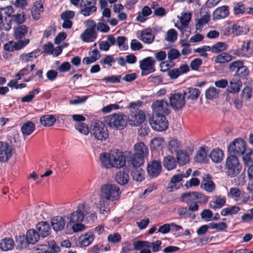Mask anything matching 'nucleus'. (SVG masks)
<instances>
[{"instance_id": "obj_24", "label": "nucleus", "mask_w": 253, "mask_h": 253, "mask_svg": "<svg viewBox=\"0 0 253 253\" xmlns=\"http://www.w3.org/2000/svg\"><path fill=\"white\" fill-rule=\"evenodd\" d=\"M43 11V3L41 0L35 2L32 10V16L35 20H39L41 13Z\"/></svg>"}, {"instance_id": "obj_35", "label": "nucleus", "mask_w": 253, "mask_h": 253, "mask_svg": "<svg viewBox=\"0 0 253 253\" xmlns=\"http://www.w3.org/2000/svg\"><path fill=\"white\" fill-rule=\"evenodd\" d=\"M39 51H34L30 53L22 54L19 56V60L23 63H27L32 61L39 55Z\"/></svg>"}, {"instance_id": "obj_32", "label": "nucleus", "mask_w": 253, "mask_h": 253, "mask_svg": "<svg viewBox=\"0 0 253 253\" xmlns=\"http://www.w3.org/2000/svg\"><path fill=\"white\" fill-rule=\"evenodd\" d=\"M163 163L167 170H171L176 168L177 162L173 156L169 155L164 157Z\"/></svg>"}, {"instance_id": "obj_37", "label": "nucleus", "mask_w": 253, "mask_h": 253, "mask_svg": "<svg viewBox=\"0 0 253 253\" xmlns=\"http://www.w3.org/2000/svg\"><path fill=\"white\" fill-rule=\"evenodd\" d=\"M128 174L124 171H120L117 173L115 176L116 181L119 184L124 185L127 184L129 181Z\"/></svg>"}, {"instance_id": "obj_22", "label": "nucleus", "mask_w": 253, "mask_h": 253, "mask_svg": "<svg viewBox=\"0 0 253 253\" xmlns=\"http://www.w3.org/2000/svg\"><path fill=\"white\" fill-rule=\"evenodd\" d=\"M181 147L182 144L181 142L176 138H171L168 141L167 149L172 154L176 153L179 151Z\"/></svg>"}, {"instance_id": "obj_36", "label": "nucleus", "mask_w": 253, "mask_h": 253, "mask_svg": "<svg viewBox=\"0 0 253 253\" xmlns=\"http://www.w3.org/2000/svg\"><path fill=\"white\" fill-rule=\"evenodd\" d=\"M141 39L145 43H150L154 39V36L152 34V30L147 28L142 31L141 33Z\"/></svg>"}, {"instance_id": "obj_3", "label": "nucleus", "mask_w": 253, "mask_h": 253, "mask_svg": "<svg viewBox=\"0 0 253 253\" xmlns=\"http://www.w3.org/2000/svg\"><path fill=\"white\" fill-rule=\"evenodd\" d=\"M105 121L109 128L114 130H123L127 126L126 116L123 113L110 115L105 118Z\"/></svg>"}, {"instance_id": "obj_45", "label": "nucleus", "mask_w": 253, "mask_h": 253, "mask_svg": "<svg viewBox=\"0 0 253 253\" xmlns=\"http://www.w3.org/2000/svg\"><path fill=\"white\" fill-rule=\"evenodd\" d=\"M233 56L227 52H222L217 55L215 58L216 63L223 64L231 61Z\"/></svg>"}, {"instance_id": "obj_25", "label": "nucleus", "mask_w": 253, "mask_h": 253, "mask_svg": "<svg viewBox=\"0 0 253 253\" xmlns=\"http://www.w3.org/2000/svg\"><path fill=\"white\" fill-rule=\"evenodd\" d=\"M80 37L84 42H91L96 38L97 34L94 30L86 29L81 35Z\"/></svg>"}, {"instance_id": "obj_52", "label": "nucleus", "mask_w": 253, "mask_h": 253, "mask_svg": "<svg viewBox=\"0 0 253 253\" xmlns=\"http://www.w3.org/2000/svg\"><path fill=\"white\" fill-rule=\"evenodd\" d=\"M219 91L214 87H210L208 88L205 92L206 98L209 99H213L218 96Z\"/></svg>"}, {"instance_id": "obj_21", "label": "nucleus", "mask_w": 253, "mask_h": 253, "mask_svg": "<svg viewBox=\"0 0 253 253\" xmlns=\"http://www.w3.org/2000/svg\"><path fill=\"white\" fill-rule=\"evenodd\" d=\"M39 236L44 238L50 234V228L49 224L45 221L39 222L36 226Z\"/></svg>"}, {"instance_id": "obj_2", "label": "nucleus", "mask_w": 253, "mask_h": 253, "mask_svg": "<svg viewBox=\"0 0 253 253\" xmlns=\"http://www.w3.org/2000/svg\"><path fill=\"white\" fill-rule=\"evenodd\" d=\"M119 187L115 184H105L100 188L99 197L114 202L118 200L121 196Z\"/></svg>"}, {"instance_id": "obj_51", "label": "nucleus", "mask_w": 253, "mask_h": 253, "mask_svg": "<svg viewBox=\"0 0 253 253\" xmlns=\"http://www.w3.org/2000/svg\"><path fill=\"white\" fill-rule=\"evenodd\" d=\"M195 160L198 163H204L207 161V153L204 147H201L197 152L195 156Z\"/></svg>"}, {"instance_id": "obj_11", "label": "nucleus", "mask_w": 253, "mask_h": 253, "mask_svg": "<svg viewBox=\"0 0 253 253\" xmlns=\"http://www.w3.org/2000/svg\"><path fill=\"white\" fill-rule=\"evenodd\" d=\"M145 119V115L142 110H137L135 112L130 111L127 116V121L131 126H137L140 125Z\"/></svg>"}, {"instance_id": "obj_43", "label": "nucleus", "mask_w": 253, "mask_h": 253, "mask_svg": "<svg viewBox=\"0 0 253 253\" xmlns=\"http://www.w3.org/2000/svg\"><path fill=\"white\" fill-rule=\"evenodd\" d=\"M56 122L54 117L51 115H45L42 116L40 119V122L44 126H51Z\"/></svg>"}, {"instance_id": "obj_44", "label": "nucleus", "mask_w": 253, "mask_h": 253, "mask_svg": "<svg viewBox=\"0 0 253 253\" xmlns=\"http://www.w3.org/2000/svg\"><path fill=\"white\" fill-rule=\"evenodd\" d=\"M151 13L152 10L151 8L147 6H145L142 8L141 12L138 13L136 17V20L140 22H144L146 20V17L150 15Z\"/></svg>"}, {"instance_id": "obj_55", "label": "nucleus", "mask_w": 253, "mask_h": 253, "mask_svg": "<svg viewBox=\"0 0 253 253\" xmlns=\"http://www.w3.org/2000/svg\"><path fill=\"white\" fill-rule=\"evenodd\" d=\"M227 48V44L223 42H218L211 47V50L213 53L221 52L226 50Z\"/></svg>"}, {"instance_id": "obj_15", "label": "nucleus", "mask_w": 253, "mask_h": 253, "mask_svg": "<svg viewBox=\"0 0 253 253\" xmlns=\"http://www.w3.org/2000/svg\"><path fill=\"white\" fill-rule=\"evenodd\" d=\"M95 1L82 0L81 4V13L84 16H87L94 12L96 10L95 6Z\"/></svg>"}, {"instance_id": "obj_1", "label": "nucleus", "mask_w": 253, "mask_h": 253, "mask_svg": "<svg viewBox=\"0 0 253 253\" xmlns=\"http://www.w3.org/2000/svg\"><path fill=\"white\" fill-rule=\"evenodd\" d=\"M102 165L106 169H121L126 165V157L117 149L111 150L109 153H102L100 156Z\"/></svg>"}, {"instance_id": "obj_30", "label": "nucleus", "mask_w": 253, "mask_h": 253, "mask_svg": "<svg viewBox=\"0 0 253 253\" xmlns=\"http://www.w3.org/2000/svg\"><path fill=\"white\" fill-rule=\"evenodd\" d=\"M201 93L200 91L196 88L189 87L186 88L183 92L184 96L187 99L192 100H197Z\"/></svg>"}, {"instance_id": "obj_53", "label": "nucleus", "mask_w": 253, "mask_h": 253, "mask_svg": "<svg viewBox=\"0 0 253 253\" xmlns=\"http://www.w3.org/2000/svg\"><path fill=\"white\" fill-rule=\"evenodd\" d=\"M227 196L229 198H233L236 200H239V198L242 196V191L237 187H232L230 189Z\"/></svg>"}, {"instance_id": "obj_23", "label": "nucleus", "mask_w": 253, "mask_h": 253, "mask_svg": "<svg viewBox=\"0 0 253 253\" xmlns=\"http://www.w3.org/2000/svg\"><path fill=\"white\" fill-rule=\"evenodd\" d=\"M51 224L53 230L58 231L62 230L64 228L65 221L62 216H57L51 219Z\"/></svg>"}, {"instance_id": "obj_61", "label": "nucleus", "mask_w": 253, "mask_h": 253, "mask_svg": "<svg viewBox=\"0 0 253 253\" xmlns=\"http://www.w3.org/2000/svg\"><path fill=\"white\" fill-rule=\"evenodd\" d=\"M126 38L124 36H120L116 39V44L118 45L119 49L121 50L127 49L128 46L126 44Z\"/></svg>"}, {"instance_id": "obj_31", "label": "nucleus", "mask_w": 253, "mask_h": 253, "mask_svg": "<svg viewBox=\"0 0 253 253\" xmlns=\"http://www.w3.org/2000/svg\"><path fill=\"white\" fill-rule=\"evenodd\" d=\"M133 179L137 182H141L145 178V171L141 168H133L131 170Z\"/></svg>"}, {"instance_id": "obj_56", "label": "nucleus", "mask_w": 253, "mask_h": 253, "mask_svg": "<svg viewBox=\"0 0 253 253\" xmlns=\"http://www.w3.org/2000/svg\"><path fill=\"white\" fill-rule=\"evenodd\" d=\"M177 213L181 217H188L192 219L195 218V215L189 211L188 209L181 207L178 210Z\"/></svg>"}, {"instance_id": "obj_7", "label": "nucleus", "mask_w": 253, "mask_h": 253, "mask_svg": "<svg viewBox=\"0 0 253 253\" xmlns=\"http://www.w3.org/2000/svg\"><path fill=\"white\" fill-rule=\"evenodd\" d=\"M149 124L154 130L158 131H164L168 126V121L164 115L153 114L149 120Z\"/></svg>"}, {"instance_id": "obj_17", "label": "nucleus", "mask_w": 253, "mask_h": 253, "mask_svg": "<svg viewBox=\"0 0 253 253\" xmlns=\"http://www.w3.org/2000/svg\"><path fill=\"white\" fill-rule=\"evenodd\" d=\"M29 42V40L28 39L19 41L17 42L10 41L4 44V49L8 51L19 50L28 44Z\"/></svg>"}, {"instance_id": "obj_13", "label": "nucleus", "mask_w": 253, "mask_h": 253, "mask_svg": "<svg viewBox=\"0 0 253 253\" xmlns=\"http://www.w3.org/2000/svg\"><path fill=\"white\" fill-rule=\"evenodd\" d=\"M12 149L7 143L0 141V162L6 163L11 157Z\"/></svg>"}, {"instance_id": "obj_41", "label": "nucleus", "mask_w": 253, "mask_h": 253, "mask_svg": "<svg viewBox=\"0 0 253 253\" xmlns=\"http://www.w3.org/2000/svg\"><path fill=\"white\" fill-rule=\"evenodd\" d=\"M130 162L133 168H140L144 163V158L134 153L130 158Z\"/></svg>"}, {"instance_id": "obj_6", "label": "nucleus", "mask_w": 253, "mask_h": 253, "mask_svg": "<svg viewBox=\"0 0 253 253\" xmlns=\"http://www.w3.org/2000/svg\"><path fill=\"white\" fill-rule=\"evenodd\" d=\"M225 169H227V175L230 177H234L239 173L241 169V166L237 157L231 155L227 157Z\"/></svg>"}, {"instance_id": "obj_8", "label": "nucleus", "mask_w": 253, "mask_h": 253, "mask_svg": "<svg viewBox=\"0 0 253 253\" xmlns=\"http://www.w3.org/2000/svg\"><path fill=\"white\" fill-rule=\"evenodd\" d=\"M153 113L155 115H165L170 112L169 106L168 102L164 100H157L152 104Z\"/></svg>"}, {"instance_id": "obj_49", "label": "nucleus", "mask_w": 253, "mask_h": 253, "mask_svg": "<svg viewBox=\"0 0 253 253\" xmlns=\"http://www.w3.org/2000/svg\"><path fill=\"white\" fill-rule=\"evenodd\" d=\"M164 139L162 137H155L151 141V148L153 150H162L164 146Z\"/></svg>"}, {"instance_id": "obj_34", "label": "nucleus", "mask_w": 253, "mask_h": 253, "mask_svg": "<svg viewBox=\"0 0 253 253\" xmlns=\"http://www.w3.org/2000/svg\"><path fill=\"white\" fill-rule=\"evenodd\" d=\"M176 158L179 165H184L189 161V156L185 150H179L176 153Z\"/></svg>"}, {"instance_id": "obj_19", "label": "nucleus", "mask_w": 253, "mask_h": 253, "mask_svg": "<svg viewBox=\"0 0 253 253\" xmlns=\"http://www.w3.org/2000/svg\"><path fill=\"white\" fill-rule=\"evenodd\" d=\"M226 198L224 196L218 195L213 197L210 204V207L213 209L221 208L225 204Z\"/></svg>"}, {"instance_id": "obj_60", "label": "nucleus", "mask_w": 253, "mask_h": 253, "mask_svg": "<svg viewBox=\"0 0 253 253\" xmlns=\"http://www.w3.org/2000/svg\"><path fill=\"white\" fill-rule=\"evenodd\" d=\"M40 91V88H36L32 91H30L28 94L21 98V101L23 102H30L34 98L35 95L39 93Z\"/></svg>"}, {"instance_id": "obj_12", "label": "nucleus", "mask_w": 253, "mask_h": 253, "mask_svg": "<svg viewBox=\"0 0 253 253\" xmlns=\"http://www.w3.org/2000/svg\"><path fill=\"white\" fill-rule=\"evenodd\" d=\"M169 101L170 106L174 110H180L185 104L184 94L180 93L170 94Z\"/></svg>"}, {"instance_id": "obj_5", "label": "nucleus", "mask_w": 253, "mask_h": 253, "mask_svg": "<svg viewBox=\"0 0 253 253\" xmlns=\"http://www.w3.org/2000/svg\"><path fill=\"white\" fill-rule=\"evenodd\" d=\"M91 133L94 139L99 141H105L109 136L108 129L104 124L97 122L91 125Z\"/></svg>"}, {"instance_id": "obj_59", "label": "nucleus", "mask_w": 253, "mask_h": 253, "mask_svg": "<svg viewBox=\"0 0 253 253\" xmlns=\"http://www.w3.org/2000/svg\"><path fill=\"white\" fill-rule=\"evenodd\" d=\"M243 61L241 60H237L231 63L229 65V69L231 72H235L236 75L239 71L240 68L242 66Z\"/></svg>"}, {"instance_id": "obj_16", "label": "nucleus", "mask_w": 253, "mask_h": 253, "mask_svg": "<svg viewBox=\"0 0 253 253\" xmlns=\"http://www.w3.org/2000/svg\"><path fill=\"white\" fill-rule=\"evenodd\" d=\"M211 179V176L209 174H204L202 176L201 187L209 193L213 192L215 189V185Z\"/></svg>"}, {"instance_id": "obj_14", "label": "nucleus", "mask_w": 253, "mask_h": 253, "mask_svg": "<svg viewBox=\"0 0 253 253\" xmlns=\"http://www.w3.org/2000/svg\"><path fill=\"white\" fill-rule=\"evenodd\" d=\"M147 171L149 176L152 177H157L162 171L161 162L157 160H153L149 162L147 164Z\"/></svg>"}, {"instance_id": "obj_50", "label": "nucleus", "mask_w": 253, "mask_h": 253, "mask_svg": "<svg viewBox=\"0 0 253 253\" xmlns=\"http://www.w3.org/2000/svg\"><path fill=\"white\" fill-rule=\"evenodd\" d=\"M240 210V208L237 206H230L222 210L221 214L222 216H227L237 213Z\"/></svg>"}, {"instance_id": "obj_40", "label": "nucleus", "mask_w": 253, "mask_h": 253, "mask_svg": "<svg viewBox=\"0 0 253 253\" xmlns=\"http://www.w3.org/2000/svg\"><path fill=\"white\" fill-rule=\"evenodd\" d=\"M39 237V234L34 229H30L27 232L26 240L29 244L36 243Z\"/></svg>"}, {"instance_id": "obj_62", "label": "nucleus", "mask_w": 253, "mask_h": 253, "mask_svg": "<svg viewBox=\"0 0 253 253\" xmlns=\"http://www.w3.org/2000/svg\"><path fill=\"white\" fill-rule=\"evenodd\" d=\"M210 16L208 15H205L197 21L196 28L197 30L201 29L202 27L206 24L209 21Z\"/></svg>"}, {"instance_id": "obj_54", "label": "nucleus", "mask_w": 253, "mask_h": 253, "mask_svg": "<svg viewBox=\"0 0 253 253\" xmlns=\"http://www.w3.org/2000/svg\"><path fill=\"white\" fill-rule=\"evenodd\" d=\"M243 156L244 162L246 165L250 166L253 164V150H248L245 152Z\"/></svg>"}, {"instance_id": "obj_38", "label": "nucleus", "mask_w": 253, "mask_h": 253, "mask_svg": "<svg viewBox=\"0 0 253 253\" xmlns=\"http://www.w3.org/2000/svg\"><path fill=\"white\" fill-rule=\"evenodd\" d=\"M182 178L183 177L181 174H175L171 178L169 186L170 191H172L179 188V183L182 180Z\"/></svg>"}, {"instance_id": "obj_26", "label": "nucleus", "mask_w": 253, "mask_h": 253, "mask_svg": "<svg viewBox=\"0 0 253 253\" xmlns=\"http://www.w3.org/2000/svg\"><path fill=\"white\" fill-rule=\"evenodd\" d=\"M134 153L138 156L146 157L148 154V149L146 145L143 142H138L133 146Z\"/></svg>"}, {"instance_id": "obj_28", "label": "nucleus", "mask_w": 253, "mask_h": 253, "mask_svg": "<svg viewBox=\"0 0 253 253\" xmlns=\"http://www.w3.org/2000/svg\"><path fill=\"white\" fill-rule=\"evenodd\" d=\"M94 239V237L93 233L88 232L79 237V244L81 247H87L93 242Z\"/></svg>"}, {"instance_id": "obj_58", "label": "nucleus", "mask_w": 253, "mask_h": 253, "mask_svg": "<svg viewBox=\"0 0 253 253\" xmlns=\"http://www.w3.org/2000/svg\"><path fill=\"white\" fill-rule=\"evenodd\" d=\"M242 51H246L249 53L253 52V41H247L243 42V44L241 47Z\"/></svg>"}, {"instance_id": "obj_47", "label": "nucleus", "mask_w": 253, "mask_h": 253, "mask_svg": "<svg viewBox=\"0 0 253 253\" xmlns=\"http://www.w3.org/2000/svg\"><path fill=\"white\" fill-rule=\"evenodd\" d=\"M28 29L25 25H20L15 28L14 37L16 39H21L27 33Z\"/></svg>"}, {"instance_id": "obj_57", "label": "nucleus", "mask_w": 253, "mask_h": 253, "mask_svg": "<svg viewBox=\"0 0 253 253\" xmlns=\"http://www.w3.org/2000/svg\"><path fill=\"white\" fill-rule=\"evenodd\" d=\"M209 229H215L218 231H222L227 228V225L224 222H211L208 224Z\"/></svg>"}, {"instance_id": "obj_39", "label": "nucleus", "mask_w": 253, "mask_h": 253, "mask_svg": "<svg viewBox=\"0 0 253 253\" xmlns=\"http://www.w3.org/2000/svg\"><path fill=\"white\" fill-rule=\"evenodd\" d=\"M210 157L213 162L218 163L223 160V153L221 150L215 148L211 151Z\"/></svg>"}, {"instance_id": "obj_4", "label": "nucleus", "mask_w": 253, "mask_h": 253, "mask_svg": "<svg viewBox=\"0 0 253 253\" xmlns=\"http://www.w3.org/2000/svg\"><path fill=\"white\" fill-rule=\"evenodd\" d=\"M90 207L86 203L80 204L77 207V210L67 216V218L69 221V223L67 227L71 223L82 222L84 216L90 213Z\"/></svg>"}, {"instance_id": "obj_64", "label": "nucleus", "mask_w": 253, "mask_h": 253, "mask_svg": "<svg viewBox=\"0 0 253 253\" xmlns=\"http://www.w3.org/2000/svg\"><path fill=\"white\" fill-rule=\"evenodd\" d=\"M167 55L169 60L170 61L177 59L180 56V54L177 49L171 48L168 51Z\"/></svg>"}, {"instance_id": "obj_29", "label": "nucleus", "mask_w": 253, "mask_h": 253, "mask_svg": "<svg viewBox=\"0 0 253 253\" xmlns=\"http://www.w3.org/2000/svg\"><path fill=\"white\" fill-rule=\"evenodd\" d=\"M229 15L227 6H222L217 8L213 13L214 19H220L226 17Z\"/></svg>"}, {"instance_id": "obj_33", "label": "nucleus", "mask_w": 253, "mask_h": 253, "mask_svg": "<svg viewBox=\"0 0 253 253\" xmlns=\"http://www.w3.org/2000/svg\"><path fill=\"white\" fill-rule=\"evenodd\" d=\"M242 86V82L240 80L234 78L229 81V84L228 86L227 91L230 93H237L240 90Z\"/></svg>"}, {"instance_id": "obj_63", "label": "nucleus", "mask_w": 253, "mask_h": 253, "mask_svg": "<svg viewBox=\"0 0 253 253\" xmlns=\"http://www.w3.org/2000/svg\"><path fill=\"white\" fill-rule=\"evenodd\" d=\"M76 128L84 135H87L89 132L88 126L85 123H78L75 125Z\"/></svg>"}, {"instance_id": "obj_18", "label": "nucleus", "mask_w": 253, "mask_h": 253, "mask_svg": "<svg viewBox=\"0 0 253 253\" xmlns=\"http://www.w3.org/2000/svg\"><path fill=\"white\" fill-rule=\"evenodd\" d=\"M189 70V67L186 64L180 66L178 68H174L168 71V75L171 79H177L180 75L188 72Z\"/></svg>"}, {"instance_id": "obj_9", "label": "nucleus", "mask_w": 253, "mask_h": 253, "mask_svg": "<svg viewBox=\"0 0 253 253\" xmlns=\"http://www.w3.org/2000/svg\"><path fill=\"white\" fill-rule=\"evenodd\" d=\"M155 60L152 57H147L139 61L141 75L146 76L155 71Z\"/></svg>"}, {"instance_id": "obj_42", "label": "nucleus", "mask_w": 253, "mask_h": 253, "mask_svg": "<svg viewBox=\"0 0 253 253\" xmlns=\"http://www.w3.org/2000/svg\"><path fill=\"white\" fill-rule=\"evenodd\" d=\"M14 242L11 238H5L0 242V249L2 251H8L13 249Z\"/></svg>"}, {"instance_id": "obj_48", "label": "nucleus", "mask_w": 253, "mask_h": 253, "mask_svg": "<svg viewBox=\"0 0 253 253\" xmlns=\"http://www.w3.org/2000/svg\"><path fill=\"white\" fill-rule=\"evenodd\" d=\"M35 126L32 122H28L25 123L21 128L22 134L24 135H29L35 130Z\"/></svg>"}, {"instance_id": "obj_27", "label": "nucleus", "mask_w": 253, "mask_h": 253, "mask_svg": "<svg viewBox=\"0 0 253 253\" xmlns=\"http://www.w3.org/2000/svg\"><path fill=\"white\" fill-rule=\"evenodd\" d=\"M249 31V28L243 23H238L232 25V32L234 36L245 35Z\"/></svg>"}, {"instance_id": "obj_20", "label": "nucleus", "mask_w": 253, "mask_h": 253, "mask_svg": "<svg viewBox=\"0 0 253 253\" xmlns=\"http://www.w3.org/2000/svg\"><path fill=\"white\" fill-rule=\"evenodd\" d=\"M95 207L100 214H105L110 212L109 201L103 198H99L98 202L95 204Z\"/></svg>"}, {"instance_id": "obj_10", "label": "nucleus", "mask_w": 253, "mask_h": 253, "mask_svg": "<svg viewBox=\"0 0 253 253\" xmlns=\"http://www.w3.org/2000/svg\"><path fill=\"white\" fill-rule=\"evenodd\" d=\"M246 150L245 142L242 139H236L228 147V152L232 155H243Z\"/></svg>"}, {"instance_id": "obj_46", "label": "nucleus", "mask_w": 253, "mask_h": 253, "mask_svg": "<svg viewBox=\"0 0 253 253\" xmlns=\"http://www.w3.org/2000/svg\"><path fill=\"white\" fill-rule=\"evenodd\" d=\"M181 201L186 202L188 205L196 202V192H188L182 195L180 198Z\"/></svg>"}]
</instances>
